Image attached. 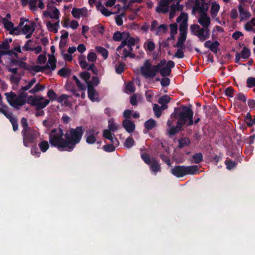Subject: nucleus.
<instances>
[{
    "label": "nucleus",
    "mask_w": 255,
    "mask_h": 255,
    "mask_svg": "<svg viewBox=\"0 0 255 255\" xmlns=\"http://www.w3.org/2000/svg\"><path fill=\"white\" fill-rule=\"evenodd\" d=\"M192 158L193 159V162L196 164H199L203 160V156L202 153L199 152L194 154Z\"/></svg>",
    "instance_id": "nucleus-31"
},
{
    "label": "nucleus",
    "mask_w": 255,
    "mask_h": 255,
    "mask_svg": "<svg viewBox=\"0 0 255 255\" xmlns=\"http://www.w3.org/2000/svg\"><path fill=\"white\" fill-rule=\"evenodd\" d=\"M96 50L98 53L102 55L105 59H107L109 55V52L105 48L102 46H96Z\"/></svg>",
    "instance_id": "nucleus-21"
},
{
    "label": "nucleus",
    "mask_w": 255,
    "mask_h": 255,
    "mask_svg": "<svg viewBox=\"0 0 255 255\" xmlns=\"http://www.w3.org/2000/svg\"><path fill=\"white\" fill-rule=\"evenodd\" d=\"M187 38V34H183V33H180L179 36L178 38V41L177 43L173 46L174 47H178L182 49H185L184 46V43Z\"/></svg>",
    "instance_id": "nucleus-16"
},
{
    "label": "nucleus",
    "mask_w": 255,
    "mask_h": 255,
    "mask_svg": "<svg viewBox=\"0 0 255 255\" xmlns=\"http://www.w3.org/2000/svg\"><path fill=\"white\" fill-rule=\"evenodd\" d=\"M46 61V57L45 55L40 54L38 56L37 63L40 64H43Z\"/></svg>",
    "instance_id": "nucleus-63"
},
{
    "label": "nucleus",
    "mask_w": 255,
    "mask_h": 255,
    "mask_svg": "<svg viewBox=\"0 0 255 255\" xmlns=\"http://www.w3.org/2000/svg\"><path fill=\"white\" fill-rule=\"evenodd\" d=\"M12 42V39L5 38L3 40L1 44H0V49L8 50L10 49L9 43Z\"/></svg>",
    "instance_id": "nucleus-24"
},
{
    "label": "nucleus",
    "mask_w": 255,
    "mask_h": 255,
    "mask_svg": "<svg viewBox=\"0 0 255 255\" xmlns=\"http://www.w3.org/2000/svg\"><path fill=\"white\" fill-rule=\"evenodd\" d=\"M38 0H29V5L30 10L35 11L37 10L36 4Z\"/></svg>",
    "instance_id": "nucleus-57"
},
{
    "label": "nucleus",
    "mask_w": 255,
    "mask_h": 255,
    "mask_svg": "<svg viewBox=\"0 0 255 255\" xmlns=\"http://www.w3.org/2000/svg\"><path fill=\"white\" fill-rule=\"evenodd\" d=\"M210 33L209 28H205L204 27L203 28L200 27L198 32L195 34V35L197 36L202 42L208 39L210 37Z\"/></svg>",
    "instance_id": "nucleus-10"
},
{
    "label": "nucleus",
    "mask_w": 255,
    "mask_h": 255,
    "mask_svg": "<svg viewBox=\"0 0 255 255\" xmlns=\"http://www.w3.org/2000/svg\"><path fill=\"white\" fill-rule=\"evenodd\" d=\"M48 66H40L39 65H35L32 66L31 69L36 72H44L46 70L48 69Z\"/></svg>",
    "instance_id": "nucleus-43"
},
{
    "label": "nucleus",
    "mask_w": 255,
    "mask_h": 255,
    "mask_svg": "<svg viewBox=\"0 0 255 255\" xmlns=\"http://www.w3.org/2000/svg\"><path fill=\"white\" fill-rule=\"evenodd\" d=\"M240 54L243 59L246 60L249 58L251 55V51L248 47H244L242 50Z\"/></svg>",
    "instance_id": "nucleus-29"
},
{
    "label": "nucleus",
    "mask_w": 255,
    "mask_h": 255,
    "mask_svg": "<svg viewBox=\"0 0 255 255\" xmlns=\"http://www.w3.org/2000/svg\"><path fill=\"white\" fill-rule=\"evenodd\" d=\"M161 68L162 67L159 63L156 65H152L150 60L146 59L140 67V72L146 79H151L154 78L158 72H160Z\"/></svg>",
    "instance_id": "nucleus-5"
},
{
    "label": "nucleus",
    "mask_w": 255,
    "mask_h": 255,
    "mask_svg": "<svg viewBox=\"0 0 255 255\" xmlns=\"http://www.w3.org/2000/svg\"><path fill=\"white\" fill-rule=\"evenodd\" d=\"M59 15L60 12L58 9L56 7H54V9L51 11L50 18L58 20L59 18Z\"/></svg>",
    "instance_id": "nucleus-48"
},
{
    "label": "nucleus",
    "mask_w": 255,
    "mask_h": 255,
    "mask_svg": "<svg viewBox=\"0 0 255 255\" xmlns=\"http://www.w3.org/2000/svg\"><path fill=\"white\" fill-rule=\"evenodd\" d=\"M126 64L123 62H120L119 64L116 66V72L118 74H121L125 70Z\"/></svg>",
    "instance_id": "nucleus-37"
},
{
    "label": "nucleus",
    "mask_w": 255,
    "mask_h": 255,
    "mask_svg": "<svg viewBox=\"0 0 255 255\" xmlns=\"http://www.w3.org/2000/svg\"><path fill=\"white\" fill-rule=\"evenodd\" d=\"M129 36V33L128 32H121L117 31L115 32L113 36V39L115 41H120L123 38H128Z\"/></svg>",
    "instance_id": "nucleus-13"
},
{
    "label": "nucleus",
    "mask_w": 255,
    "mask_h": 255,
    "mask_svg": "<svg viewBox=\"0 0 255 255\" xmlns=\"http://www.w3.org/2000/svg\"><path fill=\"white\" fill-rule=\"evenodd\" d=\"M31 154L36 157H39L41 155V152L39 151L36 145H33L31 148Z\"/></svg>",
    "instance_id": "nucleus-47"
},
{
    "label": "nucleus",
    "mask_w": 255,
    "mask_h": 255,
    "mask_svg": "<svg viewBox=\"0 0 255 255\" xmlns=\"http://www.w3.org/2000/svg\"><path fill=\"white\" fill-rule=\"evenodd\" d=\"M108 130L113 132H115L118 129V126L115 123L113 118H111L108 121Z\"/></svg>",
    "instance_id": "nucleus-27"
},
{
    "label": "nucleus",
    "mask_w": 255,
    "mask_h": 255,
    "mask_svg": "<svg viewBox=\"0 0 255 255\" xmlns=\"http://www.w3.org/2000/svg\"><path fill=\"white\" fill-rule=\"evenodd\" d=\"M5 96H6L7 101L9 105L11 106L14 107V102L16 98V94L13 92H10L9 93H5Z\"/></svg>",
    "instance_id": "nucleus-18"
},
{
    "label": "nucleus",
    "mask_w": 255,
    "mask_h": 255,
    "mask_svg": "<svg viewBox=\"0 0 255 255\" xmlns=\"http://www.w3.org/2000/svg\"><path fill=\"white\" fill-rule=\"evenodd\" d=\"M234 89L232 87H228L225 90V94L226 96L229 97H234Z\"/></svg>",
    "instance_id": "nucleus-51"
},
{
    "label": "nucleus",
    "mask_w": 255,
    "mask_h": 255,
    "mask_svg": "<svg viewBox=\"0 0 255 255\" xmlns=\"http://www.w3.org/2000/svg\"><path fill=\"white\" fill-rule=\"evenodd\" d=\"M103 149L106 152H113L115 151L116 147L113 144H108L103 146Z\"/></svg>",
    "instance_id": "nucleus-52"
},
{
    "label": "nucleus",
    "mask_w": 255,
    "mask_h": 255,
    "mask_svg": "<svg viewBox=\"0 0 255 255\" xmlns=\"http://www.w3.org/2000/svg\"><path fill=\"white\" fill-rule=\"evenodd\" d=\"M199 168L197 165H176L171 170V173L177 178L183 177L186 175H195L197 173Z\"/></svg>",
    "instance_id": "nucleus-6"
},
{
    "label": "nucleus",
    "mask_w": 255,
    "mask_h": 255,
    "mask_svg": "<svg viewBox=\"0 0 255 255\" xmlns=\"http://www.w3.org/2000/svg\"><path fill=\"white\" fill-rule=\"evenodd\" d=\"M174 120H169L167 122V125L170 128L168 130V134L169 136H172L176 133H178L179 131H182L183 130V125L180 124L178 122H176V126H174L173 125V121Z\"/></svg>",
    "instance_id": "nucleus-9"
},
{
    "label": "nucleus",
    "mask_w": 255,
    "mask_h": 255,
    "mask_svg": "<svg viewBox=\"0 0 255 255\" xmlns=\"http://www.w3.org/2000/svg\"><path fill=\"white\" fill-rule=\"evenodd\" d=\"M84 133L82 126L77 127L75 128H70L64 133L60 128H53L49 134V141L51 145L60 151L72 152L76 145L79 144Z\"/></svg>",
    "instance_id": "nucleus-1"
},
{
    "label": "nucleus",
    "mask_w": 255,
    "mask_h": 255,
    "mask_svg": "<svg viewBox=\"0 0 255 255\" xmlns=\"http://www.w3.org/2000/svg\"><path fill=\"white\" fill-rule=\"evenodd\" d=\"M170 80L167 77H164L160 80V84L162 87L168 86L170 84Z\"/></svg>",
    "instance_id": "nucleus-61"
},
{
    "label": "nucleus",
    "mask_w": 255,
    "mask_h": 255,
    "mask_svg": "<svg viewBox=\"0 0 255 255\" xmlns=\"http://www.w3.org/2000/svg\"><path fill=\"white\" fill-rule=\"evenodd\" d=\"M171 73V70L166 66L162 67L160 72V75L163 77L170 76Z\"/></svg>",
    "instance_id": "nucleus-41"
},
{
    "label": "nucleus",
    "mask_w": 255,
    "mask_h": 255,
    "mask_svg": "<svg viewBox=\"0 0 255 255\" xmlns=\"http://www.w3.org/2000/svg\"><path fill=\"white\" fill-rule=\"evenodd\" d=\"M46 26L49 31L53 32L54 33H56L58 32V28L54 26L53 23L50 21L47 22Z\"/></svg>",
    "instance_id": "nucleus-49"
},
{
    "label": "nucleus",
    "mask_w": 255,
    "mask_h": 255,
    "mask_svg": "<svg viewBox=\"0 0 255 255\" xmlns=\"http://www.w3.org/2000/svg\"><path fill=\"white\" fill-rule=\"evenodd\" d=\"M1 22L3 24L4 28L7 30H9L14 26L13 23L12 22L8 21L6 18H2Z\"/></svg>",
    "instance_id": "nucleus-30"
},
{
    "label": "nucleus",
    "mask_w": 255,
    "mask_h": 255,
    "mask_svg": "<svg viewBox=\"0 0 255 255\" xmlns=\"http://www.w3.org/2000/svg\"><path fill=\"white\" fill-rule=\"evenodd\" d=\"M156 122L152 119H150L144 123V127L148 130L152 129L156 126Z\"/></svg>",
    "instance_id": "nucleus-22"
},
{
    "label": "nucleus",
    "mask_w": 255,
    "mask_h": 255,
    "mask_svg": "<svg viewBox=\"0 0 255 255\" xmlns=\"http://www.w3.org/2000/svg\"><path fill=\"white\" fill-rule=\"evenodd\" d=\"M88 95L89 98L91 101L95 102L98 101V98H95V96L97 95L96 90L93 85L90 83H88Z\"/></svg>",
    "instance_id": "nucleus-14"
},
{
    "label": "nucleus",
    "mask_w": 255,
    "mask_h": 255,
    "mask_svg": "<svg viewBox=\"0 0 255 255\" xmlns=\"http://www.w3.org/2000/svg\"><path fill=\"white\" fill-rule=\"evenodd\" d=\"M26 101L22 97L16 98L14 102V106L15 105L22 106L25 105Z\"/></svg>",
    "instance_id": "nucleus-58"
},
{
    "label": "nucleus",
    "mask_w": 255,
    "mask_h": 255,
    "mask_svg": "<svg viewBox=\"0 0 255 255\" xmlns=\"http://www.w3.org/2000/svg\"><path fill=\"white\" fill-rule=\"evenodd\" d=\"M87 59L89 62H95L97 59V55L95 52H91L88 54Z\"/></svg>",
    "instance_id": "nucleus-59"
},
{
    "label": "nucleus",
    "mask_w": 255,
    "mask_h": 255,
    "mask_svg": "<svg viewBox=\"0 0 255 255\" xmlns=\"http://www.w3.org/2000/svg\"><path fill=\"white\" fill-rule=\"evenodd\" d=\"M182 0H175L178 3H180ZM174 0H160L159 2V6L156 7V11L159 13H166L169 11V4Z\"/></svg>",
    "instance_id": "nucleus-8"
},
{
    "label": "nucleus",
    "mask_w": 255,
    "mask_h": 255,
    "mask_svg": "<svg viewBox=\"0 0 255 255\" xmlns=\"http://www.w3.org/2000/svg\"><path fill=\"white\" fill-rule=\"evenodd\" d=\"M245 122L249 127H251L255 124V121H253L252 117L249 113L247 114L245 119Z\"/></svg>",
    "instance_id": "nucleus-38"
},
{
    "label": "nucleus",
    "mask_w": 255,
    "mask_h": 255,
    "mask_svg": "<svg viewBox=\"0 0 255 255\" xmlns=\"http://www.w3.org/2000/svg\"><path fill=\"white\" fill-rule=\"evenodd\" d=\"M49 59L48 62L45 66H48V69H50L51 71H53L55 69L56 65V60L53 55H48Z\"/></svg>",
    "instance_id": "nucleus-17"
},
{
    "label": "nucleus",
    "mask_w": 255,
    "mask_h": 255,
    "mask_svg": "<svg viewBox=\"0 0 255 255\" xmlns=\"http://www.w3.org/2000/svg\"><path fill=\"white\" fill-rule=\"evenodd\" d=\"M199 28H200V26L196 24H193L190 26L191 31L192 32V34H193L194 35H195V34H196L198 32Z\"/></svg>",
    "instance_id": "nucleus-62"
},
{
    "label": "nucleus",
    "mask_w": 255,
    "mask_h": 255,
    "mask_svg": "<svg viewBox=\"0 0 255 255\" xmlns=\"http://www.w3.org/2000/svg\"><path fill=\"white\" fill-rule=\"evenodd\" d=\"M167 30V26L166 24H161L156 29V35H159L161 33H165Z\"/></svg>",
    "instance_id": "nucleus-36"
},
{
    "label": "nucleus",
    "mask_w": 255,
    "mask_h": 255,
    "mask_svg": "<svg viewBox=\"0 0 255 255\" xmlns=\"http://www.w3.org/2000/svg\"><path fill=\"white\" fill-rule=\"evenodd\" d=\"M10 64L11 66H17L19 68H22L24 70H28L30 69L29 67L26 63L15 59H11L10 60Z\"/></svg>",
    "instance_id": "nucleus-12"
},
{
    "label": "nucleus",
    "mask_w": 255,
    "mask_h": 255,
    "mask_svg": "<svg viewBox=\"0 0 255 255\" xmlns=\"http://www.w3.org/2000/svg\"><path fill=\"white\" fill-rule=\"evenodd\" d=\"M45 88L44 85H40V84H37L33 88L30 90L29 92L31 94H35L39 91H43Z\"/></svg>",
    "instance_id": "nucleus-35"
},
{
    "label": "nucleus",
    "mask_w": 255,
    "mask_h": 255,
    "mask_svg": "<svg viewBox=\"0 0 255 255\" xmlns=\"http://www.w3.org/2000/svg\"><path fill=\"white\" fill-rule=\"evenodd\" d=\"M238 9L241 21L243 20L244 19H248L250 18L251 16L250 13L248 11L245 10L241 4L239 5Z\"/></svg>",
    "instance_id": "nucleus-19"
},
{
    "label": "nucleus",
    "mask_w": 255,
    "mask_h": 255,
    "mask_svg": "<svg viewBox=\"0 0 255 255\" xmlns=\"http://www.w3.org/2000/svg\"><path fill=\"white\" fill-rule=\"evenodd\" d=\"M123 127L128 133H132L135 128L134 123L129 120L125 119L123 121Z\"/></svg>",
    "instance_id": "nucleus-11"
},
{
    "label": "nucleus",
    "mask_w": 255,
    "mask_h": 255,
    "mask_svg": "<svg viewBox=\"0 0 255 255\" xmlns=\"http://www.w3.org/2000/svg\"><path fill=\"white\" fill-rule=\"evenodd\" d=\"M48 97L52 101H56L57 98V95L53 90H49L47 92Z\"/></svg>",
    "instance_id": "nucleus-50"
},
{
    "label": "nucleus",
    "mask_w": 255,
    "mask_h": 255,
    "mask_svg": "<svg viewBox=\"0 0 255 255\" xmlns=\"http://www.w3.org/2000/svg\"><path fill=\"white\" fill-rule=\"evenodd\" d=\"M225 164L227 166V168L229 170L233 169L237 166V163L231 159L227 160L225 161Z\"/></svg>",
    "instance_id": "nucleus-44"
},
{
    "label": "nucleus",
    "mask_w": 255,
    "mask_h": 255,
    "mask_svg": "<svg viewBox=\"0 0 255 255\" xmlns=\"http://www.w3.org/2000/svg\"><path fill=\"white\" fill-rule=\"evenodd\" d=\"M153 110L154 112L156 117H157V118L160 117L161 115V108L158 105L154 104V107L153 108Z\"/></svg>",
    "instance_id": "nucleus-54"
},
{
    "label": "nucleus",
    "mask_w": 255,
    "mask_h": 255,
    "mask_svg": "<svg viewBox=\"0 0 255 255\" xmlns=\"http://www.w3.org/2000/svg\"><path fill=\"white\" fill-rule=\"evenodd\" d=\"M84 8H73L71 11L73 16L76 18H80L83 15L82 10Z\"/></svg>",
    "instance_id": "nucleus-32"
},
{
    "label": "nucleus",
    "mask_w": 255,
    "mask_h": 255,
    "mask_svg": "<svg viewBox=\"0 0 255 255\" xmlns=\"http://www.w3.org/2000/svg\"><path fill=\"white\" fill-rule=\"evenodd\" d=\"M149 165L150 170L155 174L161 171L160 165L155 158H152V161Z\"/></svg>",
    "instance_id": "nucleus-15"
},
{
    "label": "nucleus",
    "mask_w": 255,
    "mask_h": 255,
    "mask_svg": "<svg viewBox=\"0 0 255 255\" xmlns=\"http://www.w3.org/2000/svg\"><path fill=\"white\" fill-rule=\"evenodd\" d=\"M179 147L183 148L185 146H188L190 144V140L188 137L181 138L179 139Z\"/></svg>",
    "instance_id": "nucleus-25"
},
{
    "label": "nucleus",
    "mask_w": 255,
    "mask_h": 255,
    "mask_svg": "<svg viewBox=\"0 0 255 255\" xmlns=\"http://www.w3.org/2000/svg\"><path fill=\"white\" fill-rule=\"evenodd\" d=\"M209 5L205 2V0H195L194 5L192 8V14H194L196 12L200 13L198 22L205 28H209L211 24V19L207 15Z\"/></svg>",
    "instance_id": "nucleus-4"
},
{
    "label": "nucleus",
    "mask_w": 255,
    "mask_h": 255,
    "mask_svg": "<svg viewBox=\"0 0 255 255\" xmlns=\"http://www.w3.org/2000/svg\"><path fill=\"white\" fill-rule=\"evenodd\" d=\"M10 122L12 126L13 131H15L17 130L18 128V125L17 119L15 118L13 119H10Z\"/></svg>",
    "instance_id": "nucleus-60"
},
{
    "label": "nucleus",
    "mask_w": 255,
    "mask_h": 255,
    "mask_svg": "<svg viewBox=\"0 0 255 255\" xmlns=\"http://www.w3.org/2000/svg\"><path fill=\"white\" fill-rule=\"evenodd\" d=\"M134 140L132 137L130 136L126 140L125 146L127 147L130 148L134 144Z\"/></svg>",
    "instance_id": "nucleus-46"
},
{
    "label": "nucleus",
    "mask_w": 255,
    "mask_h": 255,
    "mask_svg": "<svg viewBox=\"0 0 255 255\" xmlns=\"http://www.w3.org/2000/svg\"><path fill=\"white\" fill-rule=\"evenodd\" d=\"M34 25L35 23L33 21L31 22L30 24H25L21 29L22 33L24 34H26L29 32H30L33 29H35Z\"/></svg>",
    "instance_id": "nucleus-23"
},
{
    "label": "nucleus",
    "mask_w": 255,
    "mask_h": 255,
    "mask_svg": "<svg viewBox=\"0 0 255 255\" xmlns=\"http://www.w3.org/2000/svg\"><path fill=\"white\" fill-rule=\"evenodd\" d=\"M38 146L40 151L42 152H45L49 148V145L47 141L42 140L38 143Z\"/></svg>",
    "instance_id": "nucleus-26"
},
{
    "label": "nucleus",
    "mask_w": 255,
    "mask_h": 255,
    "mask_svg": "<svg viewBox=\"0 0 255 255\" xmlns=\"http://www.w3.org/2000/svg\"><path fill=\"white\" fill-rule=\"evenodd\" d=\"M184 49L179 48L175 54V57L177 58H183L184 57V53L183 51Z\"/></svg>",
    "instance_id": "nucleus-64"
},
{
    "label": "nucleus",
    "mask_w": 255,
    "mask_h": 255,
    "mask_svg": "<svg viewBox=\"0 0 255 255\" xmlns=\"http://www.w3.org/2000/svg\"><path fill=\"white\" fill-rule=\"evenodd\" d=\"M170 101V98L168 95H164L161 97L158 100V103L163 106L164 105L168 103Z\"/></svg>",
    "instance_id": "nucleus-39"
},
{
    "label": "nucleus",
    "mask_w": 255,
    "mask_h": 255,
    "mask_svg": "<svg viewBox=\"0 0 255 255\" xmlns=\"http://www.w3.org/2000/svg\"><path fill=\"white\" fill-rule=\"evenodd\" d=\"M110 130L104 129L103 130V137L107 139H111L112 136H115L114 134L112 133Z\"/></svg>",
    "instance_id": "nucleus-55"
},
{
    "label": "nucleus",
    "mask_w": 255,
    "mask_h": 255,
    "mask_svg": "<svg viewBox=\"0 0 255 255\" xmlns=\"http://www.w3.org/2000/svg\"><path fill=\"white\" fill-rule=\"evenodd\" d=\"M20 124L23 129L21 135L23 139V144L25 147H29L30 144H36L39 136V132L33 127L28 126L27 120L23 117L21 119Z\"/></svg>",
    "instance_id": "nucleus-3"
},
{
    "label": "nucleus",
    "mask_w": 255,
    "mask_h": 255,
    "mask_svg": "<svg viewBox=\"0 0 255 255\" xmlns=\"http://www.w3.org/2000/svg\"><path fill=\"white\" fill-rule=\"evenodd\" d=\"M141 158L148 165H149L152 161V158H151L150 155L146 153H141Z\"/></svg>",
    "instance_id": "nucleus-40"
},
{
    "label": "nucleus",
    "mask_w": 255,
    "mask_h": 255,
    "mask_svg": "<svg viewBox=\"0 0 255 255\" xmlns=\"http://www.w3.org/2000/svg\"><path fill=\"white\" fill-rule=\"evenodd\" d=\"M71 69L63 67L58 71V74L62 77L66 78L71 75Z\"/></svg>",
    "instance_id": "nucleus-20"
},
{
    "label": "nucleus",
    "mask_w": 255,
    "mask_h": 255,
    "mask_svg": "<svg viewBox=\"0 0 255 255\" xmlns=\"http://www.w3.org/2000/svg\"><path fill=\"white\" fill-rule=\"evenodd\" d=\"M68 98V96H67V95L62 94L58 98H57L56 101L58 103H61V104L62 103L65 101V102H64L65 105H67V104H66V103H67L66 100Z\"/></svg>",
    "instance_id": "nucleus-56"
},
{
    "label": "nucleus",
    "mask_w": 255,
    "mask_h": 255,
    "mask_svg": "<svg viewBox=\"0 0 255 255\" xmlns=\"http://www.w3.org/2000/svg\"><path fill=\"white\" fill-rule=\"evenodd\" d=\"M191 108V105L188 106L182 105L174 108V112L170 115L171 119L177 120V122L186 127L192 126L193 111Z\"/></svg>",
    "instance_id": "nucleus-2"
},
{
    "label": "nucleus",
    "mask_w": 255,
    "mask_h": 255,
    "mask_svg": "<svg viewBox=\"0 0 255 255\" xmlns=\"http://www.w3.org/2000/svg\"><path fill=\"white\" fill-rule=\"evenodd\" d=\"M28 104L31 106L36 107L37 110H40L44 109L49 103L50 100L45 99L42 96H29L27 101Z\"/></svg>",
    "instance_id": "nucleus-7"
},
{
    "label": "nucleus",
    "mask_w": 255,
    "mask_h": 255,
    "mask_svg": "<svg viewBox=\"0 0 255 255\" xmlns=\"http://www.w3.org/2000/svg\"><path fill=\"white\" fill-rule=\"evenodd\" d=\"M220 45V43L218 41L216 40L210 45L209 48L214 53H217L219 50V47Z\"/></svg>",
    "instance_id": "nucleus-34"
},
{
    "label": "nucleus",
    "mask_w": 255,
    "mask_h": 255,
    "mask_svg": "<svg viewBox=\"0 0 255 255\" xmlns=\"http://www.w3.org/2000/svg\"><path fill=\"white\" fill-rule=\"evenodd\" d=\"M246 83L248 87H255V78L253 77H249L247 80Z\"/></svg>",
    "instance_id": "nucleus-53"
},
{
    "label": "nucleus",
    "mask_w": 255,
    "mask_h": 255,
    "mask_svg": "<svg viewBox=\"0 0 255 255\" xmlns=\"http://www.w3.org/2000/svg\"><path fill=\"white\" fill-rule=\"evenodd\" d=\"M187 20H184L179 24V31L180 33H183V34H187Z\"/></svg>",
    "instance_id": "nucleus-33"
},
{
    "label": "nucleus",
    "mask_w": 255,
    "mask_h": 255,
    "mask_svg": "<svg viewBox=\"0 0 255 255\" xmlns=\"http://www.w3.org/2000/svg\"><path fill=\"white\" fill-rule=\"evenodd\" d=\"M80 77L81 79H83L88 85L89 83H91L90 82L88 81L91 77V74L88 72L85 71L81 72L80 74Z\"/></svg>",
    "instance_id": "nucleus-42"
},
{
    "label": "nucleus",
    "mask_w": 255,
    "mask_h": 255,
    "mask_svg": "<svg viewBox=\"0 0 255 255\" xmlns=\"http://www.w3.org/2000/svg\"><path fill=\"white\" fill-rule=\"evenodd\" d=\"M220 6V5L215 2L213 3L211 8V13L212 15H216L219 11Z\"/></svg>",
    "instance_id": "nucleus-45"
},
{
    "label": "nucleus",
    "mask_w": 255,
    "mask_h": 255,
    "mask_svg": "<svg viewBox=\"0 0 255 255\" xmlns=\"http://www.w3.org/2000/svg\"><path fill=\"white\" fill-rule=\"evenodd\" d=\"M96 135L92 134H85V137H86V141L89 144H92L95 143L97 141Z\"/></svg>",
    "instance_id": "nucleus-28"
}]
</instances>
